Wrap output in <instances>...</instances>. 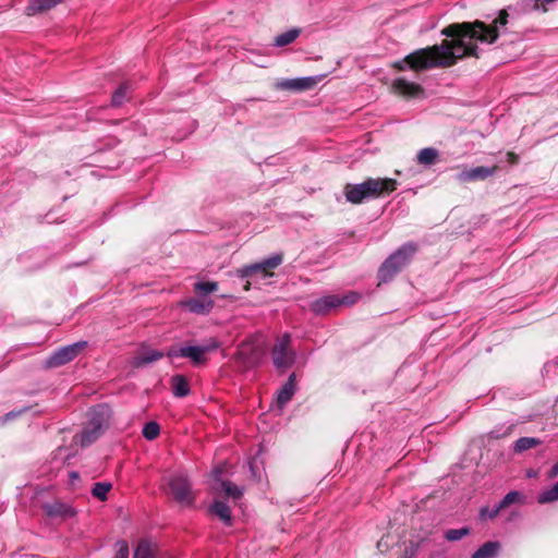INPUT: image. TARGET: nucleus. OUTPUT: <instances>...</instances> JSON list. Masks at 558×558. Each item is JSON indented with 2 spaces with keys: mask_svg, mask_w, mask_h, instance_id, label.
Returning <instances> with one entry per match:
<instances>
[{
  "mask_svg": "<svg viewBox=\"0 0 558 558\" xmlns=\"http://www.w3.org/2000/svg\"><path fill=\"white\" fill-rule=\"evenodd\" d=\"M508 16L506 10H500L498 16L490 24L478 20L450 24L441 31V35L450 39H445L439 45L417 49L407 56L401 63H396L395 66L401 70L408 66L414 71H422L433 68H449L458 60L470 56L478 58L476 43H495L505 33Z\"/></svg>",
  "mask_w": 558,
  "mask_h": 558,
  "instance_id": "1",
  "label": "nucleus"
},
{
  "mask_svg": "<svg viewBox=\"0 0 558 558\" xmlns=\"http://www.w3.org/2000/svg\"><path fill=\"white\" fill-rule=\"evenodd\" d=\"M111 416L108 404H97L88 413V423L81 433V446L86 447L96 441L106 430Z\"/></svg>",
  "mask_w": 558,
  "mask_h": 558,
  "instance_id": "2",
  "label": "nucleus"
},
{
  "mask_svg": "<svg viewBox=\"0 0 558 558\" xmlns=\"http://www.w3.org/2000/svg\"><path fill=\"white\" fill-rule=\"evenodd\" d=\"M219 348V342L215 339H210L208 342L202 345L191 344L189 342L183 343L180 347H171L167 351V356L170 359L184 357L189 359L193 366L199 367L207 363V353L214 352Z\"/></svg>",
  "mask_w": 558,
  "mask_h": 558,
  "instance_id": "3",
  "label": "nucleus"
},
{
  "mask_svg": "<svg viewBox=\"0 0 558 558\" xmlns=\"http://www.w3.org/2000/svg\"><path fill=\"white\" fill-rule=\"evenodd\" d=\"M343 193L351 204H362L378 198L384 193V179H367L362 183H348Z\"/></svg>",
  "mask_w": 558,
  "mask_h": 558,
  "instance_id": "4",
  "label": "nucleus"
},
{
  "mask_svg": "<svg viewBox=\"0 0 558 558\" xmlns=\"http://www.w3.org/2000/svg\"><path fill=\"white\" fill-rule=\"evenodd\" d=\"M169 493L182 506H192L195 496L192 493V483L184 472H177L168 477Z\"/></svg>",
  "mask_w": 558,
  "mask_h": 558,
  "instance_id": "5",
  "label": "nucleus"
},
{
  "mask_svg": "<svg viewBox=\"0 0 558 558\" xmlns=\"http://www.w3.org/2000/svg\"><path fill=\"white\" fill-rule=\"evenodd\" d=\"M87 347V341L81 340L54 350L45 361V368H57L72 362Z\"/></svg>",
  "mask_w": 558,
  "mask_h": 558,
  "instance_id": "6",
  "label": "nucleus"
},
{
  "mask_svg": "<svg viewBox=\"0 0 558 558\" xmlns=\"http://www.w3.org/2000/svg\"><path fill=\"white\" fill-rule=\"evenodd\" d=\"M282 255L275 254L270 257L263 259L259 263L244 266L236 270V275L241 279L260 277L263 279L272 276L271 269L277 268L282 263Z\"/></svg>",
  "mask_w": 558,
  "mask_h": 558,
  "instance_id": "7",
  "label": "nucleus"
},
{
  "mask_svg": "<svg viewBox=\"0 0 558 558\" xmlns=\"http://www.w3.org/2000/svg\"><path fill=\"white\" fill-rule=\"evenodd\" d=\"M416 251V245L410 242L386 258V280L400 272L410 263Z\"/></svg>",
  "mask_w": 558,
  "mask_h": 558,
  "instance_id": "8",
  "label": "nucleus"
},
{
  "mask_svg": "<svg viewBox=\"0 0 558 558\" xmlns=\"http://www.w3.org/2000/svg\"><path fill=\"white\" fill-rule=\"evenodd\" d=\"M41 509L45 513V515L49 519H68L72 518L76 514V511L74 508H72L70 505L61 502V501H53V502H45L41 506Z\"/></svg>",
  "mask_w": 558,
  "mask_h": 558,
  "instance_id": "9",
  "label": "nucleus"
},
{
  "mask_svg": "<svg viewBox=\"0 0 558 558\" xmlns=\"http://www.w3.org/2000/svg\"><path fill=\"white\" fill-rule=\"evenodd\" d=\"M391 90L405 98H414L423 95V88L415 83L409 82L405 78H396L391 85Z\"/></svg>",
  "mask_w": 558,
  "mask_h": 558,
  "instance_id": "10",
  "label": "nucleus"
},
{
  "mask_svg": "<svg viewBox=\"0 0 558 558\" xmlns=\"http://www.w3.org/2000/svg\"><path fill=\"white\" fill-rule=\"evenodd\" d=\"M339 307V295L329 294L314 300L310 304V310L316 315H327L332 310Z\"/></svg>",
  "mask_w": 558,
  "mask_h": 558,
  "instance_id": "11",
  "label": "nucleus"
},
{
  "mask_svg": "<svg viewBox=\"0 0 558 558\" xmlns=\"http://www.w3.org/2000/svg\"><path fill=\"white\" fill-rule=\"evenodd\" d=\"M497 170V167H475L469 170H463L457 175V180L461 183L485 180L492 177Z\"/></svg>",
  "mask_w": 558,
  "mask_h": 558,
  "instance_id": "12",
  "label": "nucleus"
},
{
  "mask_svg": "<svg viewBox=\"0 0 558 558\" xmlns=\"http://www.w3.org/2000/svg\"><path fill=\"white\" fill-rule=\"evenodd\" d=\"M215 302L211 298H191L184 302V307L193 313L198 315H207L211 312Z\"/></svg>",
  "mask_w": 558,
  "mask_h": 558,
  "instance_id": "13",
  "label": "nucleus"
},
{
  "mask_svg": "<svg viewBox=\"0 0 558 558\" xmlns=\"http://www.w3.org/2000/svg\"><path fill=\"white\" fill-rule=\"evenodd\" d=\"M317 84V78L314 76H305L299 78L283 80L278 84V87L287 90H307Z\"/></svg>",
  "mask_w": 558,
  "mask_h": 558,
  "instance_id": "14",
  "label": "nucleus"
},
{
  "mask_svg": "<svg viewBox=\"0 0 558 558\" xmlns=\"http://www.w3.org/2000/svg\"><path fill=\"white\" fill-rule=\"evenodd\" d=\"M296 376L292 373L288 380L277 392V404L280 409H283L293 398L296 391Z\"/></svg>",
  "mask_w": 558,
  "mask_h": 558,
  "instance_id": "15",
  "label": "nucleus"
},
{
  "mask_svg": "<svg viewBox=\"0 0 558 558\" xmlns=\"http://www.w3.org/2000/svg\"><path fill=\"white\" fill-rule=\"evenodd\" d=\"M236 359L243 363L245 367H254L258 364L259 357L255 348L250 344L242 343L236 351Z\"/></svg>",
  "mask_w": 558,
  "mask_h": 558,
  "instance_id": "16",
  "label": "nucleus"
},
{
  "mask_svg": "<svg viewBox=\"0 0 558 558\" xmlns=\"http://www.w3.org/2000/svg\"><path fill=\"white\" fill-rule=\"evenodd\" d=\"M163 356H167V352L163 353L162 351H158V350H149V351L144 352L143 354L135 356L132 361V366L135 368H140L147 364L159 361Z\"/></svg>",
  "mask_w": 558,
  "mask_h": 558,
  "instance_id": "17",
  "label": "nucleus"
},
{
  "mask_svg": "<svg viewBox=\"0 0 558 558\" xmlns=\"http://www.w3.org/2000/svg\"><path fill=\"white\" fill-rule=\"evenodd\" d=\"M272 362L278 369H283L292 366L295 362V352L292 350L277 352L272 351Z\"/></svg>",
  "mask_w": 558,
  "mask_h": 558,
  "instance_id": "18",
  "label": "nucleus"
},
{
  "mask_svg": "<svg viewBox=\"0 0 558 558\" xmlns=\"http://www.w3.org/2000/svg\"><path fill=\"white\" fill-rule=\"evenodd\" d=\"M172 392L177 398H184L190 395V384L184 375L178 374L171 377Z\"/></svg>",
  "mask_w": 558,
  "mask_h": 558,
  "instance_id": "19",
  "label": "nucleus"
},
{
  "mask_svg": "<svg viewBox=\"0 0 558 558\" xmlns=\"http://www.w3.org/2000/svg\"><path fill=\"white\" fill-rule=\"evenodd\" d=\"M210 511L217 515L227 526L232 525L231 509L226 502L215 501L210 506Z\"/></svg>",
  "mask_w": 558,
  "mask_h": 558,
  "instance_id": "20",
  "label": "nucleus"
},
{
  "mask_svg": "<svg viewBox=\"0 0 558 558\" xmlns=\"http://www.w3.org/2000/svg\"><path fill=\"white\" fill-rule=\"evenodd\" d=\"M416 159L420 165L433 166L439 159V151L434 147H426L417 153Z\"/></svg>",
  "mask_w": 558,
  "mask_h": 558,
  "instance_id": "21",
  "label": "nucleus"
},
{
  "mask_svg": "<svg viewBox=\"0 0 558 558\" xmlns=\"http://www.w3.org/2000/svg\"><path fill=\"white\" fill-rule=\"evenodd\" d=\"M499 549V542H486L475 553H473L472 558H495Z\"/></svg>",
  "mask_w": 558,
  "mask_h": 558,
  "instance_id": "22",
  "label": "nucleus"
},
{
  "mask_svg": "<svg viewBox=\"0 0 558 558\" xmlns=\"http://www.w3.org/2000/svg\"><path fill=\"white\" fill-rule=\"evenodd\" d=\"M62 0H31L26 11L29 15L49 10L60 3Z\"/></svg>",
  "mask_w": 558,
  "mask_h": 558,
  "instance_id": "23",
  "label": "nucleus"
},
{
  "mask_svg": "<svg viewBox=\"0 0 558 558\" xmlns=\"http://www.w3.org/2000/svg\"><path fill=\"white\" fill-rule=\"evenodd\" d=\"M301 34L300 28H291L275 37L274 45L276 47H286L292 44Z\"/></svg>",
  "mask_w": 558,
  "mask_h": 558,
  "instance_id": "24",
  "label": "nucleus"
},
{
  "mask_svg": "<svg viewBox=\"0 0 558 558\" xmlns=\"http://www.w3.org/2000/svg\"><path fill=\"white\" fill-rule=\"evenodd\" d=\"M131 89V85L128 82L122 83L112 94L111 106L120 107L128 99V93Z\"/></svg>",
  "mask_w": 558,
  "mask_h": 558,
  "instance_id": "25",
  "label": "nucleus"
},
{
  "mask_svg": "<svg viewBox=\"0 0 558 558\" xmlns=\"http://www.w3.org/2000/svg\"><path fill=\"white\" fill-rule=\"evenodd\" d=\"M218 290V282L216 281H198L194 283V291L198 296L209 298L208 294Z\"/></svg>",
  "mask_w": 558,
  "mask_h": 558,
  "instance_id": "26",
  "label": "nucleus"
},
{
  "mask_svg": "<svg viewBox=\"0 0 558 558\" xmlns=\"http://www.w3.org/2000/svg\"><path fill=\"white\" fill-rule=\"evenodd\" d=\"M541 444V440L534 437H521L514 442V451L521 453Z\"/></svg>",
  "mask_w": 558,
  "mask_h": 558,
  "instance_id": "27",
  "label": "nucleus"
},
{
  "mask_svg": "<svg viewBox=\"0 0 558 558\" xmlns=\"http://www.w3.org/2000/svg\"><path fill=\"white\" fill-rule=\"evenodd\" d=\"M111 488H112L111 483L98 482V483L94 484V486L92 488V495H93V497H95L101 501H105L107 499L108 493L110 492Z\"/></svg>",
  "mask_w": 558,
  "mask_h": 558,
  "instance_id": "28",
  "label": "nucleus"
},
{
  "mask_svg": "<svg viewBox=\"0 0 558 558\" xmlns=\"http://www.w3.org/2000/svg\"><path fill=\"white\" fill-rule=\"evenodd\" d=\"M221 488L228 497L239 499L243 495V488L230 481H221Z\"/></svg>",
  "mask_w": 558,
  "mask_h": 558,
  "instance_id": "29",
  "label": "nucleus"
},
{
  "mask_svg": "<svg viewBox=\"0 0 558 558\" xmlns=\"http://www.w3.org/2000/svg\"><path fill=\"white\" fill-rule=\"evenodd\" d=\"M133 558H155L149 543L146 541L140 542L135 548Z\"/></svg>",
  "mask_w": 558,
  "mask_h": 558,
  "instance_id": "30",
  "label": "nucleus"
},
{
  "mask_svg": "<svg viewBox=\"0 0 558 558\" xmlns=\"http://www.w3.org/2000/svg\"><path fill=\"white\" fill-rule=\"evenodd\" d=\"M159 433V424L154 421L146 423L142 430L144 438L147 440H154L155 438L158 437Z\"/></svg>",
  "mask_w": 558,
  "mask_h": 558,
  "instance_id": "31",
  "label": "nucleus"
},
{
  "mask_svg": "<svg viewBox=\"0 0 558 558\" xmlns=\"http://www.w3.org/2000/svg\"><path fill=\"white\" fill-rule=\"evenodd\" d=\"M558 500V482L538 496L539 504H547Z\"/></svg>",
  "mask_w": 558,
  "mask_h": 558,
  "instance_id": "32",
  "label": "nucleus"
},
{
  "mask_svg": "<svg viewBox=\"0 0 558 558\" xmlns=\"http://www.w3.org/2000/svg\"><path fill=\"white\" fill-rule=\"evenodd\" d=\"M470 534L469 527L451 529L445 533V538L449 542L460 541L464 536Z\"/></svg>",
  "mask_w": 558,
  "mask_h": 558,
  "instance_id": "33",
  "label": "nucleus"
},
{
  "mask_svg": "<svg viewBox=\"0 0 558 558\" xmlns=\"http://www.w3.org/2000/svg\"><path fill=\"white\" fill-rule=\"evenodd\" d=\"M291 343V336L289 333H283L278 340L276 341L272 351L281 352V351H289V347Z\"/></svg>",
  "mask_w": 558,
  "mask_h": 558,
  "instance_id": "34",
  "label": "nucleus"
},
{
  "mask_svg": "<svg viewBox=\"0 0 558 558\" xmlns=\"http://www.w3.org/2000/svg\"><path fill=\"white\" fill-rule=\"evenodd\" d=\"M29 410V407H23L19 410H13L8 412L5 415L0 416V425H4L5 423L13 421L17 417H20L22 414L27 412Z\"/></svg>",
  "mask_w": 558,
  "mask_h": 558,
  "instance_id": "35",
  "label": "nucleus"
},
{
  "mask_svg": "<svg viewBox=\"0 0 558 558\" xmlns=\"http://www.w3.org/2000/svg\"><path fill=\"white\" fill-rule=\"evenodd\" d=\"M360 296L361 295L354 291H350L341 296L339 295V306H341V305L351 306L359 301Z\"/></svg>",
  "mask_w": 558,
  "mask_h": 558,
  "instance_id": "36",
  "label": "nucleus"
},
{
  "mask_svg": "<svg viewBox=\"0 0 558 558\" xmlns=\"http://www.w3.org/2000/svg\"><path fill=\"white\" fill-rule=\"evenodd\" d=\"M520 498H521L520 493H518V492H515V490L509 492V493L504 497V499L498 504V505H499V508H501V509L507 508L508 506H510V505H512L513 502L518 501Z\"/></svg>",
  "mask_w": 558,
  "mask_h": 558,
  "instance_id": "37",
  "label": "nucleus"
},
{
  "mask_svg": "<svg viewBox=\"0 0 558 558\" xmlns=\"http://www.w3.org/2000/svg\"><path fill=\"white\" fill-rule=\"evenodd\" d=\"M502 509L499 508V505H496L494 508L483 507L480 510V515L482 519H486V518L494 519L499 514V512Z\"/></svg>",
  "mask_w": 558,
  "mask_h": 558,
  "instance_id": "38",
  "label": "nucleus"
},
{
  "mask_svg": "<svg viewBox=\"0 0 558 558\" xmlns=\"http://www.w3.org/2000/svg\"><path fill=\"white\" fill-rule=\"evenodd\" d=\"M118 550L114 558H129V545L125 541L117 542Z\"/></svg>",
  "mask_w": 558,
  "mask_h": 558,
  "instance_id": "39",
  "label": "nucleus"
},
{
  "mask_svg": "<svg viewBox=\"0 0 558 558\" xmlns=\"http://www.w3.org/2000/svg\"><path fill=\"white\" fill-rule=\"evenodd\" d=\"M396 190V182L391 179L386 178V193L392 192Z\"/></svg>",
  "mask_w": 558,
  "mask_h": 558,
  "instance_id": "40",
  "label": "nucleus"
},
{
  "mask_svg": "<svg viewBox=\"0 0 558 558\" xmlns=\"http://www.w3.org/2000/svg\"><path fill=\"white\" fill-rule=\"evenodd\" d=\"M518 159H519V157L514 153H508L507 154V160H508L509 163L514 165V163L518 162Z\"/></svg>",
  "mask_w": 558,
  "mask_h": 558,
  "instance_id": "41",
  "label": "nucleus"
},
{
  "mask_svg": "<svg viewBox=\"0 0 558 558\" xmlns=\"http://www.w3.org/2000/svg\"><path fill=\"white\" fill-rule=\"evenodd\" d=\"M378 278L379 280H384V263L378 267Z\"/></svg>",
  "mask_w": 558,
  "mask_h": 558,
  "instance_id": "42",
  "label": "nucleus"
},
{
  "mask_svg": "<svg viewBox=\"0 0 558 558\" xmlns=\"http://www.w3.org/2000/svg\"><path fill=\"white\" fill-rule=\"evenodd\" d=\"M558 474V462L551 468L550 476L554 477Z\"/></svg>",
  "mask_w": 558,
  "mask_h": 558,
  "instance_id": "43",
  "label": "nucleus"
},
{
  "mask_svg": "<svg viewBox=\"0 0 558 558\" xmlns=\"http://www.w3.org/2000/svg\"><path fill=\"white\" fill-rule=\"evenodd\" d=\"M80 477L78 473L73 471L70 473V480L71 481H74V480H77Z\"/></svg>",
  "mask_w": 558,
  "mask_h": 558,
  "instance_id": "44",
  "label": "nucleus"
},
{
  "mask_svg": "<svg viewBox=\"0 0 558 558\" xmlns=\"http://www.w3.org/2000/svg\"><path fill=\"white\" fill-rule=\"evenodd\" d=\"M250 289V282L247 281L246 286H245V290H248Z\"/></svg>",
  "mask_w": 558,
  "mask_h": 558,
  "instance_id": "45",
  "label": "nucleus"
}]
</instances>
